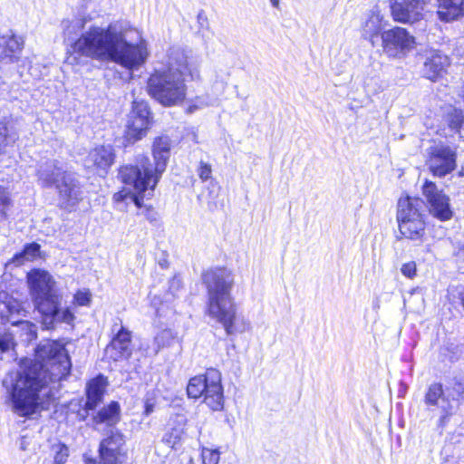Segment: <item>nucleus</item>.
Segmentation results:
<instances>
[{"instance_id":"f257e3e1","label":"nucleus","mask_w":464,"mask_h":464,"mask_svg":"<svg viewBox=\"0 0 464 464\" xmlns=\"http://www.w3.org/2000/svg\"><path fill=\"white\" fill-rule=\"evenodd\" d=\"M35 358L22 357L16 370L7 373L6 399L14 413L31 418L43 409L53 383L71 374V359L63 344L48 340L34 349Z\"/></svg>"},{"instance_id":"f03ea898","label":"nucleus","mask_w":464,"mask_h":464,"mask_svg":"<svg viewBox=\"0 0 464 464\" xmlns=\"http://www.w3.org/2000/svg\"><path fill=\"white\" fill-rule=\"evenodd\" d=\"M172 148L169 135L160 134L153 139L151 158L140 154L133 163L122 164L118 168V179L125 186L133 188V192L122 188L112 196L114 203H121L130 198L133 204L140 209L143 207L144 194L153 192L167 169Z\"/></svg>"},{"instance_id":"7ed1b4c3","label":"nucleus","mask_w":464,"mask_h":464,"mask_svg":"<svg viewBox=\"0 0 464 464\" xmlns=\"http://www.w3.org/2000/svg\"><path fill=\"white\" fill-rule=\"evenodd\" d=\"M201 280L207 292L205 314L219 323L227 335L233 334L237 304L232 296L235 285L232 270L226 266H211L202 271Z\"/></svg>"},{"instance_id":"20e7f679","label":"nucleus","mask_w":464,"mask_h":464,"mask_svg":"<svg viewBox=\"0 0 464 464\" xmlns=\"http://www.w3.org/2000/svg\"><path fill=\"white\" fill-rule=\"evenodd\" d=\"M187 75L193 81L200 79L198 70L192 68L187 61L177 68L169 64L166 68L155 69L147 79V92L163 107L179 106L187 99Z\"/></svg>"},{"instance_id":"39448f33","label":"nucleus","mask_w":464,"mask_h":464,"mask_svg":"<svg viewBox=\"0 0 464 464\" xmlns=\"http://www.w3.org/2000/svg\"><path fill=\"white\" fill-rule=\"evenodd\" d=\"M107 386V377L102 373L86 382L85 401L82 409L76 411L79 421H86L90 418L93 428L102 425L113 428L120 423L121 420V407L119 401H111L97 410L104 401Z\"/></svg>"},{"instance_id":"423d86ee","label":"nucleus","mask_w":464,"mask_h":464,"mask_svg":"<svg viewBox=\"0 0 464 464\" xmlns=\"http://www.w3.org/2000/svg\"><path fill=\"white\" fill-rule=\"evenodd\" d=\"M398 240H406L420 246L427 238L428 220L422 200L417 196L401 195L396 205Z\"/></svg>"},{"instance_id":"0eeeda50","label":"nucleus","mask_w":464,"mask_h":464,"mask_svg":"<svg viewBox=\"0 0 464 464\" xmlns=\"http://www.w3.org/2000/svg\"><path fill=\"white\" fill-rule=\"evenodd\" d=\"M114 34L115 32H111L110 26L106 29L98 26L90 27L72 43L66 53L68 63L72 65H79L83 57L98 61L110 60Z\"/></svg>"},{"instance_id":"6e6552de","label":"nucleus","mask_w":464,"mask_h":464,"mask_svg":"<svg viewBox=\"0 0 464 464\" xmlns=\"http://www.w3.org/2000/svg\"><path fill=\"white\" fill-rule=\"evenodd\" d=\"M186 392L188 399L201 400L212 411H221L225 406L224 387L221 372L213 367L190 377Z\"/></svg>"},{"instance_id":"1a4fd4ad","label":"nucleus","mask_w":464,"mask_h":464,"mask_svg":"<svg viewBox=\"0 0 464 464\" xmlns=\"http://www.w3.org/2000/svg\"><path fill=\"white\" fill-rule=\"evenodd\" d=\"M38 179L42 187H54L57 189L63 208H73L82 200L79 181L60 166L54 165L52 170L39 173Z\"/></svg>"},{"instance_id":"9d476101","label":"nucleus","mask_w":464,"mask_h":464,"mask_svg":"<svg viewBox=\"0 0 464 464\" xmlns=\"http://www.w3.org/2000/svg\"><path fill=\"white\" fill-rule=\"evenodd\" d=\"M150 55L147 41L140 38L136 43L128 42L123 32H115L110 60L121 67L133 71L145 63Z\"/></svg>"},{"instance_id":"9b49d317","label":"nucleus","mask_w":464,"mask_h":464,"mask_svg":"<svg viewBox=\"0 0 464 464\" xmlns=\"http://www.w3.org/2000/svg\"><path fill=\"white\" fill-rule=\"evenodd\" d=\"M126 437L121 430H111L100 440L98 458L83 456L84 464H124Z\"/></svg>"},{"instance_id":"f8f14e48","label":"nucleus","mask_w":464,"mask_h":464,"mask_svg":"<svg viewBox=\"0 0 464 464\" xmlns=\"http://www.w3.org/2000/svg\"><path fill=\"white\" fill-rule=\"evenodd\" d=\"M422 196L426 199L429 214L440 222H447L454 217L450 197L439 189L437 184L430 179H425L421 186Z\"/></svg>"},{"instance_id":"ddd939ff","label":"nucleus","mask_w":464,"mask_h":464,"mask_svg":"<svg viewBox=\"0 0 464 464\" xmlns=\"http://www.w3.org/2000/svg\"><path fill=\"white\" fill-rule=\"evenodd\" d=\"M382 48L391 59L405 57L416 45L415 37L401 26H393L382 33Z\"/></svg>"},{"instance_id":"4468645a","label":"nucleus","mask_w":464,"mask_h":464,"mask_svg":"<svg viewBox=\"0 0 464 464\" xmlns=\"http://www.w3.org/2000/svg\"><path fill=\"white\" fill-rule=\"evenodd\" d=\"M457 151L449 145L430 146L425 163L433 177L444 178L457 169Z\"/></svg>"},{"instance_id":"2eb2a0df","label":"nucleus","mask_w":464,"mask_h":464,"mask_svg":"<svg viewBox=\"0 0 464 464\" xmlns=\"http://www.w3.org/2000/svg\"><path fill=\"white\" fill-rule=\"evenodd\" d=\"M116 153L111 145H97L85 158V169L101 178H105L115 163Z\"/></svg>"},{"instance_id":"dca6fc26","label":"nucleus","mask_w":464,"mask_h":464,"mask_svg":"<svg viewBox=\"0 0 464 464\" xmlns=\"http://www.w3.org/2000/svg\"><path fill=\"white\" fill-rule=\"evenodd\" d=\"M427 0H392L391 14L394 22L413 24L422 18Z\"/></svg>"},{"instance_id":"f3484780","label":"nucleus","mask_w":464,"mask_h":464,"mask_svg":"<svg viewBox=\"0 0 464 464\" xmlns=\"http://www.w3.org/2000/svg\"><path fill=\"white\" fill-rule=\"evenodd\" d=\"M113 362L127 361L133 353L132 332L121 325L120 329L111 336L105 348Z\"/></svg>"},{"instance_id":"a211bd4d","label":"nucleus","mask_w":464,"mask_h":464,"mask_svg":"<svg viewBox=\"0 0 464 464\" xmlns=\"http://www.w3.org/2000/svg\"><path fill=\"white\" fill-rule=\"evenodd\" d=\"M34 308L40 313L43 322L48 324V328H53L55 317L59 315L61 305V295L55 289L47 290L32 297Z\"/></svg>"},{"instance_id":"6ab92c4d","label":"nucleus","mask_w":464,"mask_h":464,"mask_svg":"<svg viewBox=\"0 0 464 464\" xmlns=\"http://www.w3.org/2000/svg\"><path fill=\"white\" fill-rule=\"evenodd\" d=\"M450 63V58L447 54L439 50H434L423 63V77L436 82L447 74Z\"/></svg>"},{"instance_id":"aec40b11","label":"nucleus","mask_w":464,"mask_h":464,"mask_svg":"<svg viewBox=\"0 0 464 464\" xmlns=\"http://www.w3.org/2000/svg\"><path fill=\"white\" fill-rule=\"evenodd\" d=\"M24 47V38L14 33L0 35V63H14L19 61Z\"/></svg>"},{"instance_id":"412c9836","label":"nucleus","mask_w":464,"mask_h":464,"mask_svg":"<svg viewBox=\"0 0 464 464\" xmlns=\"http://www.w3.org/2000/svg\"><path fill=\"white\" fill-rule=\"evenodd\" d=\"M436 14L443 23H453L464 18V0H436Z\"/></svg>"},{"instance_id":"4be33fe9","label":"nucleus","mask_w":464,"mask_h":464,"mask_svg":"<svg viewBox=\"0 0 464 464\" xmlns=\"http://www.w3.org/2000/svg\"><path fill=\"white\" fill-rule=\"evenodd\" d=\"M32 297L54 289V282L49 273L44 269L33 268L26 276Z\"/></svg>"},{"instance_id":"5701e85b","label":"nucleus","mask_w":464,"mask_h":464,"mask_svg":"<svg viewBox=\"0 0 464 464\" xmlns=\"http://www.w3.org/2000/svg\"><path fill=\"white\" fill-rule=\"evenodd\" d=\"M186 425L187 420L184 418L176 417L175 419H170L166 424L161 441L174 449L181 442L186 432Z\"/></svg>"},{"instance_id":"b1692460","label":"nucleus","mask_w":464,"mask_h":464,"mask_svg":"<svg viewBox=\"0 0 464 464\" xmlns=\"http://www.w3.org/2000/svg\"><path fill=\"white\" fill-rule=\"evenodd\" d=\"M19 140V133L14 128L12 117H4L0 120V156L7 153Z\"/></svg>"},{"instance_id":"393cba45","label":"nucleus","mask_w":464,"mask_h":464,"mask_svg":"<svg viewBox=\"0 0 464 464\" xmlns=\"http://www.w3.org/2000/svg\"><path fill=\"white\" fill-rule=\"evenodd\" d=\"M383 24L382 17L375 13H372L362 27V35L363 39L370 42L372 47L376 46L379 39H382L383 32Z\"/></svg>"},{"instance_id":"a878e982","label":"nucleus","mask_w":464,"mask_h":464,"mask_svg":"<svg viewBox=\"0 0 464 464\" xmlns=\"http://www.w3.org/2000/svg\"><path fill=\"white\" fill-rule=\"evenodd\" d=\"M128 121L135 124H142L143 127L150 130L153 123V115L148 102L143 101L132 102Z\"/></svg>"},{"instance_id":"bb28decb","label":"nucleus","mask_w":464,"mask_h":464,"mask_svg":"<svg viewBox=\"0 0 464 464\" xmlns=\"http://www.w3.org/2000/svg\"><path fill=\"white\" fill-rule=\"evenodd\" d=\"M41 257V246L36 242L25 244L20 252L15 253L11 261L16 266H22L25 262H34Z\"/></svg>"},{"instance_id":"cd10ccee","label":"nucleus","mask_w":464,"mask_h":464,"mask_svg":"<svg viewBox=\"0 0 464 464\" xmlns=\"http://www.w3.org/2000/svg\"><path fill=\"white\" fill-rule=\"evenodd\" d=\"M150 130L143 127L142 124H135L134 122L127 121L125 130L122 134L123 147H130L142 140Z\"/></svg>"},{"instance_id":"c85d7f7f","label":"nucleus","mask_w":464,"mask_h":464,"mask_svg":"<svg viewBox=\"0 0 464 464\" xmlns=\"http://www.w3.org/2000/svg\"><path fill=\"white\" fill-rule=\"evenodd\" d=\"M444 397V388L440 382H433L429 385L424 395V402L427 406H438L440 400Z\"/></svg>"},{"instance_id":"c756f323","label":"nucleus","mask_w":464,"mask_h":464,"mask_svg":"<svg viewBox=\"0 0 464 464\" xmlns=\"http://www.w3.org/2000/svg\"><path fill=\"white\" fill-rule=\"evenodd\" d=\"M450 129L459 131L464 124V114L460 109L454 108L447 115Z\"/></svg>"},{"instance_id":"7c9ffc66","label":"nucleus","mask_w":464,"mask_h":464,"mask_svg":"<svg viewBox=\"0 0 464 464\" xmlns=\"http://www.w3.org/2000/svg\"><path fill=\"white\" fill-rule=\"evenodd\" d=\"M12 198L7 188L0 185V220L7 218V210L12 206Z\"/></svg>"},{"instance_id":"2f4dec72","label":"nucleus","mask_w":464,"mask_h":464,"mask_svg":"<svg viewBox=\"0 0 464 464\" xmlns=\"http://www.w3.org/2000/svg\"><path fill=\"white\" fill-rule=\"evenodd\" d=\"M92 295L89 288L77 290L72 298V304L74 306H90L92 304Z\"/></svg>"},{"instance_id":"473e14b6","label":"nucleus","mask_w":464,"mask_h":464,"mask_svg":"<svg viewBox=\"0 0 464 464\" xmlns=\"http://www.w3.org/2000/svg\"><path fill=\"white\" fill-rule=\"evenodd\" d=\"M52 450H53V464H65L69 457V449L63 443L58 442L53 445Z\"/></svg>"},{"instance_id":"72a5a7b5","label":"nucleus","mask_w":464,"mask_h":464,"mask_svg":"<svg viewBox=\"0 0 464 464\" xmlns=\"http://www.w3.org/2000/svg\"><path fill=\"white\" fill-rule=\"evenodd\" d=\"M16 343L14 334L9 331L0 332V353L14 350Z\"/></svg>"},{"instance_id":"f704fd0d","label":"nucleus","mask_w":464,"mask_h":464,"mask_svg":"<svg viewBox=\"0 0 464 464\" xmlns=\"http://www.w3.org/2000/svg\"><path fill=\"white\" fill-rule=\"evenodd\" d=\"M220 452L218 450L204 448L201 451L203 464H218Z\"/></svg>"},{"instance_id":"c9c22d12","label":"nucleus","mask_w":464,"mask_h":464,"mask_svg":"<svg viewBox=\"0 0 464 464\" xmlns=\"http://www.w3.org/2000/svg\"><path fill=\"white\" fill-rule=\"evenodd\" d=\"M197 171L202 182L208 181L212 177V166L208 162L199 161Z\"/></svg>"},{"instance_id":"e433bc0d","label":"nucleus","mask_w":464,"mask_h":464,"mask_svg":"<svg viewBox=\"0 0 464 464\" xmlns=\"http://www.w3.org/2000/svg\"><path fill=\"white\" fill-rule=\"evenodd\" d=\"M401 274L409 278L413 279L417 276V265L415 261H409L401 265Z\"/></svg>"},{"instance_id":"4c0bfd02","label":"nucleus","mask_w":464,"mask_h":464,"mask_svg":"<svg viewBox=\"0 0 464 464\" xmlns=\"http://www.w3.org/2000/svg\"><path fill=\"white\" fill-rule=\"evenodd\" d=\"M10 324L13 326H19V325L24 326L26 330H28L29 335L31 337H33V338L36 337L35 325L33 323L26 321V320H20V321H11Z\"/></svg>"},{"instance_id":"58836bf2","label":"nucleus","mask_w":464,"mask_h":464,"mask_svg":"<svg viewBox=\"0 0 464 464\" xmlns=\"http://www.w3.org/2000/svg\"><path fill=\"white\" fill-rule=\"evenodd\" d=\"M75 319L73 313L70 310V308H65L62 311L61 315L56 318L55 321L60 323H66L68 324H72Z\"/></svg>"},{"instance_id":"ea45409f","label":"nucleus","mask_w":464,"mask_h":464,"mask_svg":"<svg viewBox=\"0 0 464 464\" xmlns=\"http://www.w3.org/2000/svg\"><path fill=\"white\" fill-rule=\"evenodd\" d=\"M154 402L152 401V400L150 399H146L144 401V410H143V412L142 414L146 417L150 416L153 411H154Z\"/></svg>"},{"instance_id":"a19ab883","label":"nucleus","mask_w":464,"mask_h":464,"mask_svg":"<svg viewBox=\"0 0 464 464\" xmlns=\"http://www.w3.org/2000/svg\"><path fill=\"white\" fill-rule=\"evenodd\" d=\"M141 208H144V215L147 217V218L150 220V221H153L155 219L154 218V208L151 205H149V206H145L143 204V207Z\"/></svg>"},{"instance_id":"79ce46f5","label":"nucleus","mask_w":464,"mask_h":464,"mask_svg":"<svg viewBox=\"0 0 464 464\" xmlns=\"http://www.w3.org/2000/svg\"><path fill=\"white\" fill-rule=\"evenodd\" d=\"M198 105L192 104V105H188V106L186 108L185 111H186V113L189 114V113L194 112V111H195L196 110H198Z\"/></svg>"},{"instance_id":"37998d69","label":"nucleus","mask_w":464,"mask_h":464,"mask_svg":"<svg viewBox=\"0 0 464 464\" xmlns=\"http://www.w3.org/2000/svg\"><path fill=\"white\" fill-rule=\"evenodd\" d=\"M459 299L460 304H461V306H462V308L464 310V286L459 292Z\"/></svg>"},{"instance_id":"c03bdc74","label":"nucleus","mask_w":464,"mask_h":464,"mask_svg":"<svg viewBox=\"0 0 464 464\" xmlns=\"http://www.w3.org/2000/svg\"><path fill=\"white\" fill-rule=\"evenodd\" d=\"M270 3L275 8H279L280 0H270Z\"/></svg>"},{"instance_id":"a18cd8bd","label":"nucleus","mask_w":464,"mask_h":464,"mask_svg":"<svg viewBox=\"0 0 464 464\" xmlns=\"http://www.w3.org/2000/svg\"><path fill=\"white\" fill-rule=\"evenodd\" d=\"M459 254L462 256L464 260V246L459 248Z\"/></svg>"}]
</instances>
